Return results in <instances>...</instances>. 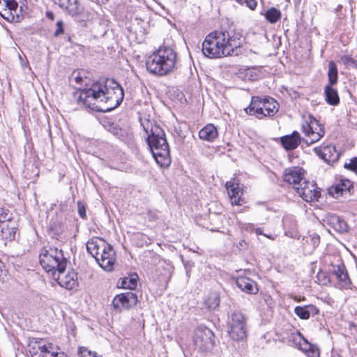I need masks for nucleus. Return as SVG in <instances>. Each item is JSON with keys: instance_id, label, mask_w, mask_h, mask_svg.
I'll return each instance as SVG.
<instances>
[{"instance_id": "f257e3e1", "label": "nucleus", "mask_w": 357, "mask_h": 357, "mask_svg": "<svg viewBox=\"0 0 357 357\" xmlns=\"http://www.w3.org/2000/svg\"><path fill=\"white\" fill-rule=\"evenodd\" d=\"M74 99L80 105L93 111L107 112L116 108L123 101L122 87L114 80L95 82L89 88L77 90Z\"/></svg>"}, {"instance_id": "f03ea898", "label": "nucleus", "mask_w": 357, "mask_h": 357, "mask_svg": "<svg viewBox=\"0 0 357 357\" xmlns=\"http://www.w3.org/2000/svg\"><path fill=\"white\" fill-rule=\"evenodd\" d=\"M244 39L235 31H215L206 36L202 43V52L208 58H221L238 54Z\"/></svg>"}, {"instance_id": "7ed1b4c3", "label": "nucleus", "mask_w": 357, "mask_h": 357, "mask_svg": "<svg viewBox=\"0 0 357 357\" xmlns=\"http://www.w3.org/2000/svg\"><path fill=\"white\" fill-rule=\"evenodd\" d=\"M143 127L148 135L147 142L156 162L161 167H168L171 163L170 151L164 131L158 126H152L150 130L149 125H143Z\"/></svg>"}, {"instance_id": "20e7f679", "label": "nucleus", "mask_w": 357, "mask_h": 357, "mask_svg": "<svg viewBox=\"0 0 357 357\" xmlns=\"http://www.w3.org/2000/svg\"><path fill=\"white\" fill-rule=\"evenodd\" d=\"M177 54L169 47H160L146 59V66L151 74L164 76L172 72L176 66Z\"/></svg>"}, {"instance_id": "39448f33", "label": "nucleus", "mask_w": 357, "mask_h": 357, "mask_svg": "<svg viewBox=\"0 0 357 357\" xmlns=\"http://www.w3.org/2000/svg\"><path fill=\"white\" fill-rule=\"evenodd\" d=\"M40 263L43 269L51 273L66 268L68 261L61 250L53 246L44 247L39 255Z\"/></svg>"}, {"instance_id": "423d86ee", "label": "nucleus", "mask_w": 357, "mask_h": 357, "mask_svg": "<svg viewBox=\"0 0 357 357\" xmlns=\"http://www.w3.org/2000/svg\"><path fill=\"white\" fill-rule=\"evenodd\" d=\"M250 115H255L258 119L273 116L278 111V103L273 98L264 99L252 98L250 105L245 109Z\"/></svg>"}, {"instance_id": "0eeeda50", "label": "nucleus", "mask_w": 357, "mask_h": 357, "mask_svg": "<svg viewBox=\"0 0 357 357\" xmlns=\"http://www.w3.org/2000/svg\"><path fill=\"white\" fill-rule=\"evenodd\" d=\"M229 335L234 341H241L246 338V317L238 311H235L228 319Z\"/></svg>"}, {"instance_id": "6e6552de", "label": "nucleus", "mask_w": 357, "mask_h": 357, "mask_svg": "<svg viewBox=\"0 0 357 357\" xmlns=\"http://www.w3.org/2000/svg\"><path fill=\"white\" fill-rule=\"evenodd\" d=\"M195 349L199 351H208L214 346V335L212 331L205 326H198L193 337Z\"/></svg>"}, {"instance_id": "1a4fd4ad", "label": "nucleus", "mask_w": 357, "mask_h": 357, "mask_svg": "<svg viewBox=\"0 0 357 357\" xmlns=\"http://www.w3.org/2000/svg\"><path fill=\"white\" fill-rule=\"evenodd\" d=\"M303 132L308 137L305 140L307 144H312L318 142L325 134L324 126L312 116L302 126Z\"/></svg>"}, {"instance_id": "9d476101", "label": "nucleus", "mask_w": 357, "mask_h": 357, "mask_svg": "<svg viewBox=\"0 0 357 357\" xmlns=\"http://www.w3.org/2000/svg\"><path fill=\"white\" fill-rule=\"evenodd\" d=\"M138 298L136 294L127 291L117 294L112 300V307L116 312L128 310L137 305Z\"/></svg>"}, {"instance_id": "9b49d317", "label": "nucleus", "mask_w": 357, "mask_h": 357, "mask_svg": "<svg viewBox=\"0 0 357 357\" xmlns=\"http://www.w3.org/2000/svg\"><path fill=\"white\" fill-rule=\"evenodd\" d=\"M66 268L53 272L52 275L58 284L67 289H72L77 285V273L73 271H67Z\"/></svg>"}, {"instance_id": "f8f14e48", "label": "nucleus", "mask_w": 357, "mask_h": 357, "mask_svg": "<svg viewBox=\"0 0 357 357\" xmlns=\"http://www.w3.org/2000/svg\"><path fill=\"white\" fill-rule=\"evenodd\" d=\"M296 191L303 200L307 202L317 201L320 197V191L316 183L303 181L300 186L296 187Z\"/></svg>"}, {"instance_id": "ddd939ff", "label": "nucleus", "mask_w": 357, "mask_h": 357, "mask_svg": "<svg viewBox=\"0 0 357 357\" xmlns=\"http://www.w3.org/2000/svg\"><path fill=\"white\" fill-rule=\"evenodd\" d=\"M66 10L79 22L84 23L91 19V13L84 10L78 0L70 1Z\"/></svg>"}, {"instance_id": "4468645a", "label": "nucleus", "mask_w": 357, "mask_h": 357, "mask_svg": "<svg viewBox=\"0 0 357 357\" xmlns=\"http://www.w3.org/2000/svg\"><path fill=\"white\" fill-rule=\"evenodd\" d=\"M108 249L102 250L103 253L100 256L98 255L96 258L99 266L107 271H111L114 268L115 259V252L111 245L109 244Z\"/></svg>"}, {"instance_id": "2eb2a0df", "label": "nucleus", "mask_w": 357, "mask_h": 357, "mask_svg": "<svg viewBox=\"0 0 357 357\" xmlns=\"http://www.w3.org/2000/svg\"><path fill=\"white\" fill-rule=\"evenodd\" d=\"M304 170L299 167L287 169L283 174L284 181L292 185L296 190V186H300L305 179L303 177Z\"/></svg>"}, {"instance_id": "dca6fc26", "label": "nucleus", "mask_w": 357, "mask_h": 357, "mask_svg": "<svg viewBox=\"0 0 357 357\" xmlns=\"http://www.w3.org/2000/svg\"><path fill=\"white\" fill-rule=\"evenodd\" d=\"M314 151L328 163L336 162L340 155V152L336 150L335 146L333 145L315 147Z\"/></svg>"}, {"instance_id": "f3484780", "label": "nucleus", "mask_w": 357, "mask_h": 357, "mask_svg": "<svg viewBox=\"0 0 357 357\" xmlns=\"http://www.w3.org/2000/svg\"><path fill=\"white\" fill-rule=\"evenodd\" d=\"M352 186L353 185L350 180L340 178L337 183L329 189V192L333 197L338 198L343 195L344 192H349Z\"/></svg>"}, {"instance_id": "a211bd4d", "label": "nucleus", "mask_w": 357, "mask_h": 357, "mask_svg": "<svg viewBox=\"0 0 357 357\" xmlns=\"http://www.w3.org/2000/svg\"><path fill=\"white\" fill-rule=\"evenodd\" d=\"M226 188L231 204L237 206L241 205L243 202V199H241L243 192L238 183L231 181H228L226 183Z\"/></svg>"}, {"instance_id": "6ab92c4d", "label": "nucleus", "mask_w": 357, "mask_h": 357, "mask_svg": "<svg viewBox=\"0 0 357 357\" xmlns=\"http://www.w3.org/2000/svg\"><path fill=\"white\" fill-rule=\"evenodd\" d=\"M109 243L105 240L98 237H93L86 243L87 252L91 255L95 259L98 255V250H105L108 249Z\"/></svg>"}, {"instance_id": "aec40b11", "label": "nucleus", "mask_w": 357, "mask_h": 357, "mask_svg": "<svg viewBox=\"0 0 357 357\" xmlns=\"http://www.w3.org/2000/svg\"><path fill=\"white\" fill-rule=\"evenodd\" d=\"M284 234L292 238H298L299 232L295 218L290 215H286L282 219Z\"/></svg>"}, {"instance_id": "412c9836", "label": "nucleus", "mask_w": 357, "mask_h": 357, "mask_svg": "<svg viewBox=\"0 0 357 357\" xmlns=\"http://www.w3.org/2000/svg\"><path fill=\"white\" fill-rule=\"evenodd\" d=\"M236 284L241 290L247 294H256L258 292L256 282L249 278L238 277L236 280Z\"/></svg>"}, {"instance_id": "4be33fe9", "label": "nucleus", "mask_w": 357, "mask_h": 357, "mask_svg": "<svg viewBox=\"0 0 357 357\" xmlns=\"http://www.w3.org/2000/svg\"><path fill=\"white\" fill-rule=\"evenodd\" d=\"M291 346L296 347L301 351H307L311 344L301 335L300 332L291 333L288 340Z\"/></svg>"}, {"instance_id": "5701e85b", "label": "nucleus", "mask_w": 357, "mask_h": 357, "mask_svg": "<svg viewBox=\"0 0 357 357\" xmlns=\"http://www.w3.org/2000/svg\"><path fill=\"white\" fill-rule=\"evenodd\" d=\"M280 142L286 150L295 149L301 142L300 135L298 132L294 131L291 135L282 137Z\"/></svg>"}, {"instance_id": "b1692460", "label": "nucleus", "mask_w": 357, "mask_h": 357, "mask_svg": "<svg viewBox=\"0 0 357 357\" xmlns=\"http://www.w3.org/2000/svg\"><path fill=\"white\" fill-rule=\"evenodd\" d=\"M319 309L313 305L305 306H296L294 313L302 319H308L310 316H314L319 313Z\"/></svg>"}, {"instance_id": "393cba45", "label": "nucleus", "mask_w": 357, "mask_h": 357, "mask_svg": "<svg viewBox=\"0 0 357 357\" xmlns=\"http://www.w3.org/2000/svg\"><path fill=\"white\" fill-rule=\"evenodd\" d=\"M327 221L331 227L340 233H344L348 230V225L346 221L340 216L336 215H329Z\"/></svg>"}, {"instance_id": "a878e982", "label": "nucleus", "mask_w": 357, "mask_h": 357, "mask_svg": "<svg viewBox=\"0 0 357 357\" xmlns=\"http://www.w3.org/2000/svg\"><path fill=\"white\" fill-rule=\"evenodd\" d=\"M304 250L308 253L313 252L320 243V238L316 233L310 234L303 239Z\"/></svg>"}, {"instance_id": "bb28decb", "label": "nucleus", "mask_w": 357, "mask_h": 357, "mask_svg": "<svg viewBox=\"0 0 357 357\" xmlns=\"http://www.w3.org/2000/svg\"><path fill=\"white\" fill-rule=\"evenodd\" d=\"M3 5L8 9V11L5 9V12H6L7 15H6V14L0 13L4 19L8 21H13L14 20L15 15H16L17 18L19 17L17 13L18 8V3L17 2V0H4Z\"/></svg>"}, {"instance_id": "cd10ccee", "label": "nucleus", "mask_w": 357, "mask_h": 357, "mask_svg": "<svg viewBox=\"0 0 357 357\" xmlns=\"http://www.w3.org/2000/svg\"><path fill=\"white\" fill-rule=\"evenodd\" d=\"M217 128L213 124H208L202 128L199 132V137L201 139L213 142L218 137Z\"/></svg>"}, {"instance_id": "c85d7f7f", "label": "nucleus", "mask_w": 357, "mask_h": 357, "mask_svg": "<svg viewBox=\"0 0 357 357\" xmlns=\"http://www.w3.org/2000/svg\"><path fill=\"white\" fill-rule=\"evenodd\" d=\"M16 227L10 225V222L0 224V236L7 241H11L15 239Z\"/></svg>"}, {"instance_id": "c756f323", "label": "nucleus", "mask_w": 357, "mask_h": 357, "mask_svg": "<svg viewBox=\"0 0 357 357\" xmlns=\"http://www.w3.org/2000/svg\"><path fill=\"white\" fill-rule=\"evenodd\" d=\"M324 94L326 102L330 105H337L340 102L337 91L331 85H326Z\"/></svg>"}, {"instance_id": "7c9ffc66", "label": "nucleus", "mask_w": 357, "mask_h": 357, "mask_svg": "<svg viewBox=\"0 0 357 357\" xmlns=\"http://www.w3.org/2000/svg\"><path fill=\"white\" fill-rule=\"evenodd\" d=\"M138 280V275L137 273H132L128 277L122 278L121 282V287L128 289H134L137 287Z\"/></svg>"}, {"instance_id": "2f4dec72", "label": "nucleus", "mask_w": 357, "mask_h": 357, "mask_svg": "<svg viewBox=\"0 0 357 357\" xmlns=\"http://www.w3.org/2000/svg\"><path fill=\"white\" fill-rule=\"evenodd\" d=\"M328 84L327 85L335 84L337 82V68L334 61H331L328 63Z\"/></svg>"}, {"instance_id": "473e14b6", "label": "nucleus", "mask_w": 357, "mask_h": 357, "mask_svg": "<svg viewBox=\"0 0 357 357\" xmlns=\"http://www.w3.org/2000/svg\"><path fill=\"white\" fill-rule=\"evenodd\" d=\"M346 271L344 264L340 260H337V264L331 263V268H329V271L332 273L336 278H338V277L343 274Z\"/></svg>"}, {"instance_id": "72a5a7b5", "label": "nucleus", "mask_w": 357, "mask_h": 357, "mask_svg": "<svg viewBox=\"0 0 357 357\" xmlns=\"http://www.w3.org/2000/svg\"><path fill=\"white\" fill-rule=\"evenodd\" d=\"M337 280H338V284L341 289H351V281L347 271L344 272V273L342 274L340 277H338Z\"/></svg>"}, {"instance_id": "f704fd0d", "label": "nucleus", "mask_w": 357, "mask_h": 357, "mask_svg": "<svg viewBox=\"0 0 357 357\" xmlns=\"http://www.w3.org/2000/svg\"><path fill=\"white\" fill-rule=\"evenodd\" d=\"M280 10L274 8L268 10L266 13V18L271 23H275L280 18Z\"/></svg>"}, {"instance_id": "c9c22d12", "label": "nucleus", "mask_w": 357, "mask_h": 357, "mask_svg": "<svg viewBox=\"0 0 357 357\" xmlns=\"http://www.w3.org/2000/svg\"><path fill=\"white\" fill-rule=\"evenodd\" d=\"M340 61L348 68H357V61L347 55H342L340 57Z\"/></svg>"}, {"instance_id": "e433bc0d", "label": "nucleus", "mask_w": 357, "mask_h": 357, "mask_svg": "<svg viewBox=\"0 0 357 357\" xmlns=\"http://www.w3.org/2000/svg\"><path fill=\"white\" fill-rule=\"evenodd\" d=\"M345 169L354 172L357 175V158L350 159L349 162L344 165Z\"/></svg>"}, {"instance_id": "4c0bfd02", "label": "nucleus", "mask_w": 357, "mask_h": 357, "mask_svg": "<svg viewBox=\"0 0 357 357\" xmlns=\"http://www.w3.org/2000/svg\"><path fill=\"white\" fill-rule=\"evenodd\" d=\"M11 217L9 214V211L0 208V224L3 222H8L10 220Z\"/></svg>"}, {"instance_id": "58836bf2", "label": "nucleus", "mask_w": 357, "mask_h": 357, "mask_svg": "<svg viewBox=\"0 0 357 357\" xmlns=\"http://www.w3.org/2000/svg\"><path fill=\"white\" fill-rule=\"evenodd\" d=\"M52 349V344H45L43 346H40L38 349L40 351V354L38 357H46L47 354H50L51 350Z\"/></svg>"}, {"instance_id": "ea45409f", "label": "nucleus", "mask_w": 357, "mask_h": 357, "mask_svg": "<svg viewBox=\"0 0 357 357\" xmlns=\"http://www.w3.org/2000/svg\"><path fill=\"white\" fill-rule=\"evenodd\" d=\"M241 5H244L251 10H254L257 5L256 0H236Z\"/></svg>"}, {"instance_id": "a19ab883", "label": "nucleus", "mask_w": 357, "mask_h": 357, "mask_svg": "<svg viewBox=\"0 0 357 357\" xmlns=\"http://www.w3.org/2000/svg\"><path fill=\"white\" fill-rule=\"evenodd\" d=\"M77 211H78V213H79V215L80 216V218H82V219H86V206H85V204L80 201L77 202Z\"/></svg>"}, {"instance_id": "79ce46f5", "label": "nucleus", "mask_w": 357, "mask_h": 357, "mask_svg": "<svg viewBox=\"0 0 357 357\" xmlns=\"http://www.w3.org/2000/svg\"><path fill=\"white\" fill-rule=\"evenodd\" d=\"M56 29L54 31V36L58 37L61 34L64 33L63 22L62 20H59L56 24Z\"/></svg>"}, {"instance_id": "37998d69", "label": "nucleus", "mask_w": 357, "mask_h": 357, "mask_svg": "<svg viewBox=\"0 0 357 357\" xmlns=\"http://www.w3.org/2000/svg\"><path fill=\"white\" fill-rule=\"evenodd\" d=\"M303 351L307 354L308 357H319V350L314 348L312 344L309 350Z\"/></svg>"}, {"instance_id": "c03bdc74", "label": "nucleus", "mask_w": 357, "mask_h": 357, "mask_svg": "<svg viewBox=\"0 0 357 357\" xmlns=\"http://www.w3.org/2000/svg\"><path fill=\"white\" fill-rule=\"evenodd\" d=\"M238 225L241 229L248 231H252L255 230V226L252 223H243V222H239Z\"/></svg>"}, {"instance_id": "a18cd8bd", "label": "nucleus", "mask_w": 357, "mask_h": 357, "mask_svg": "<svg viewBox=\"0 0 357 357\" xmlns=\"http://www.w3.org/2000/svg\"><path fill=\"white\" fill-rule=\"evenodd\" d=\"M159 218V213L158 211H149L147 213V218L150 221H155Z\"/></svg>"}, {"instance_id": "49530a36", "label": "nucleus", "mask_w": 357, "mask_h": 357, "mask_svg": "<svg viewBox=\"0 0 357 357\" xmlns=\"http://www.w3.org/2000/svg\"><path fill=\"white\" fill-rule=\"evenodd\" d=\"M46 16H47V17L49 20H54V13H52V12H50V11L47 12V13H46Z\"/></svg>"}, {"instance_id": "de8ad7c7", "label": "nucleus", "mask_w": 357, "mask_h": 357, "mask_svg": "<svg viewBox=\"0 0 357 357\" xmlns=\"http://www.w3.org/2000/svg\"><path fill=\"white\" fill-rule=\"evenodd\" d=\"M257 235H264L262 229L261 228H257L255 229Z\"/></svg>"}, {"instance_id": "09e8293b", "label": "nucleus", "mask_w": 357, "mask_h": 357, "mask_svg": "<svg viewBox=\"0 0 357 357\" xmlns=\"http://www.w3.org/2000/svg\"><path fill=\"white\" fill-rule=\"evenodd\" d=\"M264 236L267 237V238H270V239H273V238L271 235H269V234H264Z\"/></svg>"}, {"instance_id": "8fccbe9b", "label": "nucleus", "mask_w": 357, "mask_h": 357, "mask_svg": "<svg viewBox=\"0 0 357 357\" xmlns=\"http://www.w3.org/2000/svg\"><path fill=\"white\" fill-rule=\"evenodd\" d=\"M170 277H171L170 273H168L167 275H166L165 280L167 282L169 280Z\"/></svg>"}, {"instance_id": "3c124183", "label": "nucleus", "mask_w": 357, "mask_h": 357, "mask_svg": "<svg viewBox=\"0 0 357 357\" xmlns=\"http://www.w3.org/2000/svg\"><path fill=\"white\" fill-rule=\"evenodd\" d=\"M102 253H103L102 250H98V255L100 256Z\"/></svg>"}, {"instance_id": "603ef678", "label": "nucleus", "mask_w": 357, "mask_h": 357, "mask_svg": "<svg viewBox=\"0 0 357 357\" xmlns=\"http://www.w3.org/2000/svg\"><path fill=\"white\" fill-rule=\"evenodd\" d=\"M1 1H3H3H4V0H0V3H1Z\"/></svg>"}, {"instance_id": "864d4df0", "label": "nucleus", "mask_w": 357, "mask_h": 357, "mask_svg": "<svg viewBox=\"0 0 357 357\" xmlns=\"http://www.w3.org/2000/svg\"><path fill=\"white\" fill-rule=\"evenodd\" d=\"M334 357H342V356H340L337 355V356H334Z\"/></svg>"}]
</instances>
